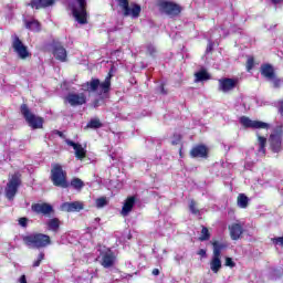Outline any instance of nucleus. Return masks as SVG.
<instances>
[{
	"instance_id": "nucleus-52",
	"label": "nucleus",
	"mask_w": 283,
	"mask_h": 283,
	"mask_svg": "<svg viewBox=\"0 0 283 283\" xmlns=\"http://www.w3.org/2000/svg\"><path fill=\"white\" fill-rule=\"evenodd\" d=\"M95 222H101V219L96 218V219H95Z\"/></svg>"
},
{
	"instance_id": "nucleus-39",
	"label": "nucleus",
	"mask_w": 283,
	"mask_h": 283,
	"mask_svg": "<svg viewBox=\"0 0 283 283\" xmlns=\"http://www.w3.org/2000/svg\"><path fill=\"white\" fill-rule=\"evenodd\" d=\"M101 105H103V99H95L93 102V107H101Z\"/></svg>"
},
{
	"instance_id": "nucleus-11",
	"label": "nucleus",
	"mask_w": 283,
	"mask_h": 283,
	"mask_svg": "<svg viewBox=\"0 0 283 283\" xmlns=\"http://www.w3.org/2000/svg\"><path fill=\"white\" fill-rule=\"evenodd\" d=\"M240 123L243 125V127H250L251 129H265V132H268L270 127L268 123L253 120L247 116H242L240 118Z\"/></svg>"
},
{
	"instance_id": "nucleus-13",
	"label": "nucleus",
	"mask_w": 283,
	"mask_h": 283,
	"mask_svg": "<svg viewBox=\"0 0 283 283\" xmlns=\"http://www.w3.org/2000/svg\"><path fill=\"white\" fill-rule=\"evenodd\" d=\"M238 78H221L219 80V92H223V94H228V92H233V90L238 87Z\"/></svg>"
},
{
	"instance_id": "nucleus-6",
	"label": "nucleus",
	"mask_w": 283,
	"mask_h": 283,
	"mask_svg": "<svg viewBox=\"0 0 283 283\" xmlns=\"http://www.w3.org/2000/svg\"><path fill=\"white\" fill-rule=\"evenodd\" d=\"M21 114L24 116L27 123L32 127V129H41L43 127V118L32 114L30 108H28V105L23 104L21 106Z\"/></svg>"
},
{
	"instance_id": "nucleus-2",
	"label": "nucleus",
	"mask_w": 283,
	"mask_h": 283,
	"mask_svg": "<svg viewBox=\"0 0 283 283\" xmlns=\"http://www.w3.org/2000/svg\"><path fill=\"white\" fill-rule=\"evenodd\" d=\"M112 87V75L108 74L104 82L101 83V80L93 78L90 82H86L82 85L84 92H97L98 94H107Z\"/></svg>"
},
{
	"instance_id": "nucleus-41",
	"label": "nucleus",
	"mask_w": 283,
	"mask_h": 283,
	"mask_svg": "<svg viewBox=\"0 0 283 283\" xmlns=\"http://www.w3.org/2000/svg\"><path fill=\"white\" fill-rule=\"evenodd\" d=\"M198 255H201V258H205L207 255V250L205 249L199 250Z\"/></svg>"
},
{
	"instance_id": "nucleus-12",
	"label": "nucleus",
	"mask_w": 283,
	"mask_h": 283,
	"mask_svg": "<svg viewBox=\"0 0 283 283\" xmlns=\"http://www.w3.org/2000/svg\"><path fill=\"white\" fill-rule=\"evenodd\" d=\"M261 74L266 78L268 81H271L274 85V87H280V78L275 76V71L273 70V66L270 64H263L261 66Z\"/></svg>"
},
{
	"instance_id": "nucleus-20",
	"label": "nucleus",
	"mask_w": 283,
	"mask_h": 283,
	"mask_svg": "<svg viewBox=\"0 0 283 283\" xmlns=\"http://www.w3.org/2000/svg\"><path fill=\"white\" fill-rule=\"evenodd\" d=\"M82 209H83V202L81 201L64 202L61 205V210L66 211L67 213L82 211Z\"/></svg>"
},
{
	"instance_id": "nucleus-42",
	"label": "nucleus",
	"mask_w": 283,
	"mask_h": 283,
	"mask_svg": "<svg viewBox=\"0 0 283 283\" xmlns=\"http://www.w3.org/2000/svg\"><path fill=\"white\" fill-rule=\"evenodd\" d=\"M44 259H45V253L41 252V253L38 255L39 262H43Z\"/></svg>"
},
{
	"instance_id": "nucleus-51",
	"label": "nucleus",
	"mask_w": 283,
	"mask_h": 283,
	"mask_svg": "<svg viewBox=\"0 0 283 283\" xmlns=\"http://www.w3.org/2000/svg\"><path fill=\"white\" fill-rule=\"evenodd\" d=\"M209 50H211V44H209V46L207 48V52H209Z\"/></svg>"
},
{
	"instance_id": "nucleus-31",
	"label": "nucleus",
	"mask_w": 283,
	"mask_h": 283,
	"mask_svg": "<svg viewBox=\"0 0 283 283\" xmlns=\"http://www.w3.org/2000/svg\"><path fill=\"white\" fill-rule=\"evenodd\" d=\"M71 187H73V189H76L77 191H81L82 188L85 187V184L80 178H74L71 181Z\"/></svg>"
},
{
	"instance_id": "nucleus-18",
	"label": "nucleus",
	"mask_w": 283,
	"mask_h": 283,
	"mask_svg": "<svg viewBox=\"0 0 283 283\" xmlns=\"http://www.w3.org/2000/svg\"><path fill=\"white\" fill-rule=\"evenodd\" d=\"M65 143L70 147H73V149L75 151V158H77L78 160H83V158H85V156H87V150H85L81 144L74 143L70 139H66Z\"/></svg>"
},
{
	"instance_id": "nucleus-44",
	"label": "nucleus",
	"mask_w": 283,
	"mask_h": 283,
	"mask_svg": "<svg viewBox=\"0 0 283 283\" xmlns=\"http://www.w3.org/2000/svg\"><path fill=\"white\" fill-rule=\"evenodd\" d=\"M33 266L36 268V266H41V261H39V259L36 261L33 262Z\"/></svg>"
},
{
	"instance_id": "nucleus-50",
	"label": "nucleus",
	"mask_w": 283,
	"mask_h": 283,
	"mask_svg": "<svg viewBox=\"0 0 283 283\" xmlns=\"http://www.w3.org/2000/svg\"><path fill=\"white\" fill-rule=\"evenodd\" d=\"M175 260H176L177 262H180V256H176Z\"/></svg>"
},
{
	"instance_id": "nucleus-15",
	"label": "nucleus",
	"mask_w": 283,
	"mask_h": 283,
	"mask_svg": "<svg viewBox=\"0 0 283 283\" xmlns=\"http://www.w3.org/2000/svg\"><path fill=\"white\" fill-rule=\"evenodd\" d=\"M228 229L231 240H240L242 238V233H244V222L237 221L231 223Z\"/></svg>"
},
{
	"instance_id": "nucleus-17",
	"label": "nucleus",
	"mask_w": 283,
	"mask_h": 283,
	"mask_svg": "<svg viewBox=\"0 0 283 283\" xmlns=\"http://www.w3.org/2000/svg\"><path fill=\"white\" fill-rule=\"evenodd\" d=\"M53 56L56 61H61V63H65L67 61V51L61 44L53 45Z\"/></svg>"
},
{
	"instance_id": "nucleus-26",
	"label": "nucleus",
	"mask_w": 283,
	"mask_h": 283,
	"mask_svg": "<svg viewBox=\"0 0 283 283\" xmlns=\"http://www.w3.org/2000/svg\"><path fill=\"white\" fill-rule=\"evenodd\" d=\"M24 25L27 30H31L32 32H41V23H39V21L36 20H25Z\"/></svg>"
},
{
	"instance_id": "nucleus-30",
	"label": "nucleus",
	"mask_w": 283,
	"mask_h": 283,
	"mask_svg": "<svg viewBox=\"0 0 283 283\" xmlns=\"http://www.w3.org/2000/svg\"><path fill=\"white\" fill-rule=\"evenodd\" d=\"M212 247H213L212 255L217 254V256H220V258H221L222 249H227V244L218 241L212 242Z\"/></svg>"
},
{
	"instance_id": "nucleus-19",
	"label": "nucleus",
	"mask_w": 283,
	"mask_h": 283,
	"mask_svg": "<svg viewBox=\"0 0 283 283\" xmlns=\"http://www.w3.org/2000/svg\"><path fill=\"white\" fill-rule=\"evenodd\" d=\"M32 211L34 213H41L42 216H50L54 209L49 203H34L31 206Z\"/></svg>"
},
{
	"instance_id": "nucleus-29",
	"label": "nucleus",
	"mask_w": 283,
	"mask_h": 283,
	"mask_svg": "<svg viewBox=\"0 0 283 283\" xmlns=\"http://www.w3.org/2000/svg\"><path fill=\"white\" fill-rule=\"evenodd\" d=\"M195 77H196L195 83H200L202 81H209V78H211L209 73L205 70L195 73Z\"/></svg>"
},
{
	"instance_id": "nucleus-28",
	"label": "nucleus",
	"mask_w": 283,
	"mask_h": 283,
	"mask_svg": "<svg viewBox=\"0 0 283 283\" xmlns=\"http://www.w3.org/2000/svg\"><path fill=\"white\" fill-rule=\"evenodd\" d=\"M237 205L239 209H247V207H249V197L244 193H240L237 198Z\"/></svg>"
},
{
	"instance_id": "nucleus-34",
	"label": "nucleus",
	"mask_w": 283,
	"mask_h": 283,
	"mask_svg": "<svg viewBox=\"0 0 283 283\" xmlns=\"http://www.w3.org/2000/svg\"><path fill=\"white\" fill-rule=\"evenodd\" d=\"M209 238H211V234L209 233V229L203 227L201 230V237L199 238V240L201 242H205V241L209 240Z\"/></svg>"
},
{
	"instance_id": "nucleus-9",
	"label": "nucleus",
	"mask_w": 283,
	"mask_h": 283,
	"mask_svg": "<svg viewBox=\"0 0 283 283\" xmlns=\"http://www.w3.org/2000/svg\"><path fill=\"white\" fill-rule=\"evenodd\" d=\"M158 8L160 12L167 14L168 17H178V14L182 12V8L180 6L169 1H160L158 3Z\"/></svg>"
},
{
	"instance_id": "nucleus-25",
	"label": "nucleus",
	"mask_w": 283,
	"mask_h": 283,
	"mask_svg": "<svg viewBox=\"0 0 283 283\" xmlns=\"http://www.w3.org/2000/svg\"><path fill=\"white\" fill-rule=\"evenodd\" d=\"M210 269L214 273H218L222 269L221 256H218V254H212V259L210 261Z\"/></svg>"
},
{
	"instance_id": "nucleus-4",
	"label": "nucleus",
	"mask_w": 283,
	"mask_h": 283,
	"mask_svg": "<svg viewBox=\"0 0 283 283\" xmlns=\"http://www.w3.org/2000/svg\"><path fill=\"white\" fill-rule=\"evenodd\" d=\"M51 179L55 187L67 188V172L59 164L53 165L51 170Z\"/></svg>"
},
{
	"instance_id": "nucleus-16",
	"label": "nucleus",
	"mask_w": 283,
	"mask_h": 283,
	"mask_svg": "<svg viewBox=\"0 0 283 283\" xmlns=\"http://www.w3.org/2000/svg\"><path fill=\"white\" fill-rule=\"evenodd\" d=\"M99 260L104 269H112V266L116 263V255H114L112 250H105L101 253Z\"/></svg>"
},
{
	"instance_id": "nucleus-24",
	"label": "nucleus",
	"mask_w": 283,
	"mask_h": 283,
	"mask_svg": "<svg viewBox=\"0 0 283 283\" xmlns=\"http://www.w3.org/2000/svg\"><path fill=\"white\" fill-rule=\"evenodd\" d=\"M191 158H207V147L206 146H197L190 151Z\"/></svg>"
},
{
	"instance_id": "nucleus-14",
	"label": "nucleus",
	"mask_w": 283,
	"mask_h": 283,
	"mask_svg": "<svg viewBox=\"0 0 283 283\" xmlns=\"http://www.w3.org/2000/svg\"><path fill=\"white\" fill-rule=\"evenodd\" d=\"M270 149L273 154H280L282 151V130L273 133L269 139Z\"/></svg>"
},
{
	"instance_id": "nucleus-33",
	"label": "nucleus",
	"mask_w": 283,
	"mask_h": 283,
	"mask_svg": "<svg viewBox=\"0 0 283 283\" xmlns=\"http://www.w3.org/2000/svg\"><path fill=\"white\" fill-rule=\"evenodd\" d=\"M189 210L191 211V213H193V216H199L200 214V210L198 209V205L193 200H191L190 203H189Z\"/></svg>"
},
{
	"instance_id": "nucleus-7",
	"label": "nucleus",
	"mask_w": 283,
	"mask_h": 283,
	"mask_svg": "<svg viewBox=\"0 0 283 283\" xmlns=\"http://www.w3.org/2000/svg\"><path fill=\"white\" fill-rule=\"evenodd\" d=\"M19 187H21V175L19 172H15L9 178L6 187V196L8 200H14V196H17Z\"/></svg>"
},
{
	"instance_id": "nucleus-23",
	"label": "nucleus",
	"mask_w": 283,
	"mask_h": 283,
	"mask_svg": "<svg viewBox=\"0 0 283 283\" xmlns=\"http://www.w3.org/2000/svg\"><path fill=\"white\" fill-rule=\"evenodd\" d=\"M258 136V155L259 156H264L266 154V138L260 134V130L256 132Z\"/></svg>"
},
{
	"instance_id": "nucleus-3",
	"label": "nucleus",
	"mask_w": 283,
	"mask_h": 283,
	"mask_svg": "<svg viewBox=\"0 0 283 283\" xmlns=\"http://www.w3.org/2000/svg\"><path fill=\"white\" fill-rule=\"evenodd\" d=\"M70 10L77 23L85 25L87 23V1L75 0V2L69 4Z\"/></svg>"
},
{
	"instance_id": "nucleus-8",
	"label": "nucleus",
	"mask_w": 283,
	"mask_h": 283,
	"mask_svg": "<svg viewBox=\"0 0 283 283\" xmlns=\"http://www.w3.org/2000/svg\"><path fill=\"white\" fill-rule=\"evenodd\" d=\"M118 6L124 12V17H132L133 19H138L140 17V6L129 4L128 0H117Z\"/></svg>"
},
{
	"instance_id": "nucleus-49",
	"label": "nucleus",
	"mask_w": 283,
	"mask_h": 283,
	"mask_svg": "<svg viewBox=\"0 0 283 283\" xmlns=\"http://www.w3.org/2000/svg\"><path fill=\"white\" fill-rule=\"evenodd\" d=\"M92 231H94V229L87 228V233H92Z\"/></svg>"
},
{
	"instance_id": "nucleus-27",
	"label": "nucleus",
	"mask_w": 283,
	"mask_h": 283,
	"mask_svg": "<svg viewBox=\"0 0 283 283\" xmlns=\"http://www.w3.org/2000/svg\"><path fill=\"white\" fill-rule=\"evenodd\" d=\"M49 231H53V233L59 232V228L61 227V221L57 218L50 219L46 223Z\"/></svg>"
},
{
	"instance_id": "nucleus-40",
	"label": "nucleus",
	"mask_w": 283,
	"mask_h": 283,
	"mask_svg": "<svg viewBox=\"0 0 283 283\" xmlns=\"http://www.w3.org/2000/svg\"><path fill=\"white\" fill-rule=\"evenodd\" d=\"M147 50L151 55L156 52V48L154 45H148Z\"/></svg>"
},
{
	"instance_id": "nucleus-5",
	"label": "nucleus",
	"mask_w": 283,
	"mask_h": 283,
	"mask_svg": "<svg viewBox=\"0 0 283 283\" xmlns=\"http://www.w3.org/2000/svg\"><path fill=\"white\" fill-rule=\"evenodd\" d=\"M11 45L14 54H17L18 59H20L21 61H27V59H30V56H32V53H30L25 44H23V41L19 39V35H12Z\"/></svg>"
},
{
	"instance_id": "nucleus-45",
	"label": "nucleus",
	"mask_w": 283,
	"mask_h": 283,
	"mask_svg": "<svg viewBox=\"0 0 283 283\" xmlns=\"http://www.w3.org/2000/svg\"><path fill=\"white\" fill-rule=\"evenodd\" d=\"M153 275H160V270L154 269L153 270Z\"/></svg>"
},
{
	"instance_id": "nucleus-10",
	"label": "nucleus",
	"mask_w": 283,
	"mask_h": 283,
	"mask_svg": "<svg viewBox=\"0 0 283 283\" xmlns=\"http://www.w3.org/2000/svg\"><path fill=\"white\" fill-rule=\"evenodd\" d=\"M64 103H69L71 107H78L87 103V96H85V93H69L64 98Z\"/></svg>"
},
{
	"instance_id": "nucleus-47",
	"label": "nucleus",
	"mask_w": 283,
	"mask_h": 283,
	"mask_svg": "<svg viewBox=\"0 0 283 283\" xmlns=\"http://www.w3.org/2000/svg\"><path fill=\"white\" fill-rule=\"evenodd\" d=\"M280 114L281 116H283V103L281 104V107H280Z\"/></svg>"
},
{
	"instance_id": "nucleus-22",
	"label": "nucleus",
	"mask_w": 283,
	"mask_h": 283,
	"mask_svg": "<svg viewBox=\"0 0 283 283\" xmlns=\"http://www.w3.org/2000/svg\"><path fill=\"white\" fill-rule=\"evenodd\" d=\"M54 3H56V0H32L30 6L31 8H35V10H41V8H50Z\"/></svg>"
},
{
	"instance_id": "nucleus-43",
	"label": "nucleus",
	"mask_w": 283,
	"mask_h": 283,
	"mask_svg": "<svg viewBox=\"0 0 283 283\" xmlns=\"http://www.w3.org/2000/svg\"><path fill=\"white\" fill-rule=\"evenodd\" d=\"M171 143H172L174 145H178V143H180V135H177V136H176V139H174Z\"/></svg>"
},
{
	"instance_id": "nucleus-21",
	"label": "nucleus",
	"mask_w": 283,
	"mask_h": 283,
	"mask_svg": "<svg viewBox=\"0 0 283 283\" xmlns=\"http://www.w3.org/2000/svg\"><path fill=\"white\" fill-rule=\"evenodd\" d=\"M134 205H136V197H128L122 208V216H129V213H132V209H134Z\"/></svg>"
},
{
	"instance_id": "nucleus-32",
	"label": "nucleus",
	"mask_w": 283,
	"mask_h": 283,
	"mask_svg": "<svg viewBox=\"0 0 283 283\" xmlns=\"http://www.w3.org/2000/svg\"><path fill=\"white\" fill-rule=\"evenodd\" d=\"M87 127H90L91 129H98L99 127H103V124L101 123V119L94 118L90 120Z\"/></svg>"
},
{
	"instance_id": "nucleus-53",
	"label": "nucleus",
	"mask_w": 283,
	"mask_h": 283,
	"mask_svg": "<svg viewBox=\"0 0 283 283\" xmlns=\"http://www.w3.org/2000/svg\"><path fill=\"white\" fill-rule=\"evenodd\" d=\"M93 229L96 230V227H94Z\"/></svg>"
},
{
	"instance_id": "nucleus-37",
	"label": "nucleus",
	"mask_w": 283,
	"mask_h": 283,
	"mask_svg": "<svg viewBox=\"0 0 283 283\" xmlns=\"http://www.w3.org/2000/svg\"><path fill=\"white\" fill-rule=\"evenodd\" d=\"M226 266H230V269H233V266H235V262H233V259L226 258Z\"/></svg>"
},
{
	"instance_id": "nucleus-48",
	"label": "nucleus",
	"mask_w": 283,
	"mask_h": 283,
	"mask_svg": "<svg viewBox=\"0 0 283 283\" xmlns=\"http://www.w3.org/2000/svg\"><path fill=\"white\" fill-rule=\"evenodd\" d=\"M272 1V3H280V1H282V0H271Z\"/></svg>"
},
{
	"instance_id": "nucleus-1",
	"label": "nucleus",
	"mask_w": 283,
	"mask_h": 283,
	"mask_svg": "<svg viewBox=\"0 0 283 283\" xmlns=\"http://www.w3.org/2000/svg\"><path fill=\"white\" fill-rule=\"evenodd\" d=\"M25 247L29 249H45L52 244L50 235L43 233H31L22 238Z\"/></svg>"
},
{
	"instance_id": "nucleus-46",
	"label": "nucleus",
	"mask_w": 283,
	"mask_h": 283,
	"mask_svg": "<svg viewBox=\"0 0 283 283\" xmlns=\"http://www.w3.org/2000/svg\"><path fill=\"white\" fill-rule=\"evenodd\" d=\"M20 283H28L27 279H25V275H22L20 277Z\"/></svg>"
},
{
	"instance_id": "nucleus-36",
	"label": "nucleus",
	"mask_w": 283,
	"mask_h": 283,
	"mask_svg": "<svg viewBox=\"0 0 283 283\" xmlns=\"http://www.w3.org/2000/svg\"><path fill=\"white\" fill-rule=\"evenodd\" d=\"M254 65H255V60L253 59V56H249L247 61V72L252 71Z\"/></svg>"
},
{
	"instance_id": "nucleus-35",
	"label": "nucleus",
	"mask_w": 283,
	"mask_h": 283,
	"mask_svg": "<svg viewBox=\"0 0 283 283\" xmlns=\"http://www.w3.org/2000/svg\"><path fill=\"white\" fill-rule=\"evenodd\" d=\"M106 205H108V200L105 197L96 199L97 209H103V207H106Z\"/></svg>"
},
{
	"instance_id": "nucleus-38",
	"label": "nucleus",
	"mask_w": 283,
	"mask_h": 283,
	"mask_svg": "<svg viewBox=\"0 0 283 283\" xmlns=\"http://www.w3.org/2000/svg\"><path fill=\"white\" fill-rule=\"evenodd\" d=\"M19 226L20 227H27L28 226V219L27 218H20L19 219Z\"/></svg>"
}]
</instances>
